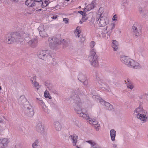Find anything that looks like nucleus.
Masks as SVG:
<instances>
[{
  "instance_id": "obj_53",
  "label": "nucleus",
  "mask_w": 148,
  "mask_h": 148,
  "mask_svg": "<svg viewBox=\"0 0 148 148\" xmlns=\"http://www.w3.org/2000/svg\"><path fill=\"white\" fill-rule=\"evenodd\" d=\"M83 21H82V20H81L79 22L81 24H82L83 23Z\"/></svg>"
},
{
  "instance_id": "obj_33",
  "label": "nucleus",
  "mask_w": 148,
  "mask_h": 148,
  "mask_svg": "<svg viewBox=\"0 0 148 148\" xmlns=\"http://www.w3.org/2000/svg\"><path fill=\"white\" fill-rule=\"evenodd\" d=\"M44 96L45 97L47 98H49L50 99H51L52 97L51 96H50L49 93L48 91H45L44 92Z\"/></svg>"
},
{
  "instance_id": "obj_42",
  "label": "nucleus",
  "mask_w": 148,
  "mask_h": 148,
  "mask_svg": "<svg viewBox=\"0 0 148 148\" xmlns=\"http://www.w3.org/2000/svg\"><path fill=\"white\" fill-rule=\"evenodd\" d=\"M86 14H85V15H83V17H82V20L84 21H86V20L87 19H88V18L87 17H86Z\"/></svg>"
},
{
  "instance_id": "obj_21",
  "label": "nucleus",
  "mask_w": 148,
  "mask_h": 148,
  "mask_svg": "<svg viewBox=\"0 0 148 148\" xmlns=\"http://www.w3.org/2000/svg\"><path fill=\"white\" fill-rule=\"evenodd\" d=\"M35 1L32 0H27L25 2V4L29 7H33L35 5Z\"/></svg>"
},
{
  "instance_id": "obj_25",
  "label": "nucleus",
  "mask_w": 148,
  "mask_h": 148,
  "mask_svg": "<svg viewBox=\"0 0 148 148\" xmlns=\"http://www.w3.org/2000/svg\"><path fill=\"white\" fill-rule=\"evenodd\" d=\"M50 32H48L46 30H43L40 33V36L42 37H45L48 36V34Z\"/></svg>"
},
{
  "instance_id": "obj_4",
  "label": "nucleus",
  "mask_w": 148,
  "mask_h": 148,
  "mask_svg": "<svg viewBox=\"0 0 148 148\" xmlns=\"http://www.w3.org/2000/svg\"><path fill=\"white\" fill-rule=\"evenodd\" d=\"M121 60L124 61L125 64L128 66L134 69H139L142 67L141 65L138 63L135 62L132 59L128 58L127 56H121Z\"/></svg>"
},
{
  "instance_id": "obj_1",
  "label": "nucleus",
  "mask_w": 148,
  "mask_h": 148,
  "mask_svg": "<svg viewBox=\"0 0 148 148\" xmlns=\"http://www.w3.org/2000/svg\"><path fill=\"white\" fill-rule=\"evenodd\" d=\"M72 98V101L74 109L75 112L79 114V116L86 119L91 125L95 126L98 124L97 121L89 118V114L87 112L84 113L83 112L81 100L78 96L75 95Z\"/></svg>"
},
{
  "instance_id": "obj_39",
  "label": "nucleus",
  "mask_w": 148,
  "mask_h": 148,
  "mask_svg": "<svg viewBox=\"0 0 148 148\" xmlns=\"http://www.w3.org/2000/svg\"><path fill=\"white\" fill-rule=\"evenodd\" d=\"M82 82L83 83L85 87H88V81L87 80V79L84 81H83V82Z\"/></svg>"
},
{
  "instance_id": "obj_9",
  "label": "nucleus",
  "mask_w": 148,
  "mask_h": 148,
  "mask_svg": "<svg viewBox=\"0 0 148 148\" xmlns=\"http://www.w3.org/2000/svg\"><path fill=\"white\" fill-rule=\"evenodd\" d=\"M48 42L50 47L54 49L58 45L61 44V41L56 37H50L49 38Z\"/></svg>"
},
{
  "instance_id": "obj_32",
  "label": "nucleus",
  "mask_w": 148,
  "mask_h": 148,
  "mask_svg": "<svg viewBox=\"0 0 148 148\" xmlns=\"http://www.w3.org/2000/svg\"><path fill=\"white\" fill-rule=\"evenodd\" d=\"M86 142L90 145L91 148L96 146V144L95 142L92 140H88L86 141Z\"/></svg>"
},
{
  "instance_id": "obj_46",
  "label": "nucleus",
  "mask_w": 148,
  "mask_h": 148,
  "mask_svg": "<svg viewBox=\"0 0 148 148\" xmlns=\"http://www.w3.org/2000/svg\"><path fill=\"white\" fill-rule=\"evenodd\" d=\"M117 18V16L116 15H114L112 18V20L113 21H116L117 19L116 18Z\"/></svg>"
},
{
  "instance_id": "obj_45",
  "label": "nucleus",
  "mask_w": 148,
  "mask_h": 148,
  "mask_svg": "<svg viewBox=\"0 0 148 148\" xmlns=\"http://www.w3.org/2000/svg\"><path fill=\"white\" fill-rule=\"evenodd\" d=\"M75 94H81V93L80 92V90L79 89H77V90L76 91V92H75Z\"/></svg>"
},
{
  "instance_id": "obj_2",
  "label": "nucleus",
  "mask_w": 148,
  "mask_h": 148,
  "mask_svg": "<svg viewBox=\"0 0 148 148\" xmlns=\"http://www.w3.org/2000/svg\"><path fill=\"white\" fill-rule=\"evenodd\" d=\"M104 10L100 8L96 15V21H98L99 25L100 27H103L109 24V20L108 18L103 16Z\"/></svg>"
},
{
  "instance_id": "obj_57",
  "label": "nucleus",
  "mask_w": 148,
  "mask_h": 148,
  "mask_svg": "<svg viewBox=\"0 0 148 148\" xmlns=\"http://www.w3.org/2000/svg\"><path fill=\"white\" fill-rule=\"evenodd\" d=\"M70 0H66V1H69Z\"/></svg>"
},
{
  "instance_id": "obj_6",
  "label": "nucleus",
  "mask_w": 148,
  "mask_h": 148,
  "mask_svg": "<svg viewBox=\"0 0 148 148\" xmlns=\"http://www.w3.org/2000/svg\"><path fill=\"white\" fill-rule=\"evenodd\" d=\"M144 113L145 112L143 108L141 106H139L134 110V113L138 119L144 122H145L147 117L144 114Z\"/></svg>"
},
{
  "instance_id": "obj_8",
  "label": "nucleus",
  "mask_w": 148,
  "mask_h": 148,
  "mask_svg": "<svg viewBox=\"0 0 148 148\" xmlns=\"http://www.w3.org/2000/svg\"><path fill=\"white\" fill-rule=\"evenodd\" d=\"M91 64L94 67H97L99 66L97 56L95 51L91 50L89 57Z\"/></svg>"
},
{
  "instance_id": "obj_14",
  "label": "nucleus",
  "mask_w": 148,
  "mask_h": 148,
  "mask_svg": "<svg viewBox=\"0 0 148 148\" xmlns=\"http://www.w3.org/2000/svg\"><path fill=\"white\" fill-rule=\"evenodd\" d=\"M36 99L38 100V103L42 106L44 112L46 113H49V110L47 108L42 99L41 98H36Z\"/></svg>"
},
{
  "instance_id": "obj_22",
  "label": "nucleus",
  "mask_w": 148,
  "mask_h": 148,
  "mask_svg": "<svg viewBox=\"0 0 148 148\" xmlns=\"http://www.w3.org/2000/svg\"><path fill=\"white\" fill-rule=\"evenodd\" d=\"M116 131L114 129L111 130L110 131V135L112 140L114 141L115 140Z\"/></svg>"
},
{
  "instance_id": "obj_5",
  "label": "nucleus",
  "mask_w": 148,
  "mask_h": 148,
  "mask_svg": "<svg viewBox=\"0 0 148 148\" xmlns=\"http://www.w3.org/2000/svg\"><path fill=\"white\" fill-rule=\"evenodd\" d=\"M21 35L18 33L14 32L11 33L6 39L7 43L10 44L14 42H22L23 39L21 38Z\"/></svg>"
},
{
  "instance_id": "obj_11",
  "label": "nucleus",
  "mask_w": 148,
  "mask_h": 148,
  "mask_svg": "<svg viewBox=\"0 0 148 148\" xmlns=\"http://www.w3.org/2000/svg\"><path fill=\"white\" fill-rule=\"evenodd\" d=\"M95 97L96 98L95 99L97 100L102 105L104 104L106 109L108 110H112L113 108V106L110 104L108 102H106L104 100L101 99L98 96H95Z\"/></svg>"
},
{
  "instance_id": "obj_28",
  "label": "nucleus",
  "mask_w": 148,
  "mask_h": 148,
  "mask_svg": "<svg viewBox=\"0 0 148 148\" xmlns=\"http://www.w3.org/2000/svg\"><path fill=\"white\" fill-rule=\"evenodd\" d=\"M96 80L98 82L99 86L101 88L103 86V84L105 83L104 81L101 79L99 77H97L96 78Z\"/></svg>"
},
{
  "instance_id": "obj_24",
  "label": "nucleus",
  "mask_w": 148,
  "mask_h": 148,
  "mask_svg": "<svg viewBox=\"0 0 148 148\" xmlns=\"http://www.w3.org/2000/svg\"><path fill=\"white\" fill-rule=\"evenodd\" d=\"M78 79L81 82H82L86 80V77L82 74H79L78 76Z\"/></svg>"
},
{
  "instance_id": "obj_16",
  "label": "nucleus",
  "mask_w": 148,
  "mask_h": 148,
  "mask_svg": "<svg viewBox=\"0 0 148 148\" xmlns=\"http://www.w3.org/2000/svg\"><path fill=\"white\" fill-rule=\"evenodd\" d=\"M19 101L20 104L23 105L24 108L30 104L24 96H21L19 99Z\"/></svg>"
},
{
  "instance_id": "obj_15",
  "label": "nucleus",
  "mask_w": 148,
  "mask_h": 148,
  "mask_svg": "<svg viewBox=\"0 0 148 148\" xmlns=\"http://www.w3.org/2000/svg\"><path fill=\"white\" fill-rule=\"evenodd\" d=\"M9 143L7 138L0 139V148H5Z\"/></svg>"
},
{
  "instance_id": "obj_36",
  "label": "nucleus",
  "mask_w": 148,
  "mask_h": 148,
  "mask_svg": "<svg viewBox=\"0 0 148 148\" xmlns=\"http://www.w3.org/2000/svg\"><path fill=\"white\" fill-rule=\"evenodd\" d=\"M95 42L94 41H91L90 44V47H91L92 49L91 50H93L94 51V47L95 45Z\"/></svg>"
},
{
  "instance_id": "obj_10",
  "label": "nucleus",
  "mask_w": 148,
  "mask_h": 148,
  "mask_svg": "<svg viewBox=\"0 0 148 148\" xmlns=\"http://www.w3.org/2000/svg\"><path fill=\"white\" fill-rule=\"evenodd\" d=\"M133 32L136 37L137 38L141 35V30L139 24L135 23L134 24L132 27Z\"/></svg>"
},
{
  "instance_id": "obj_44",
  "label": "nucleus",
  "mask_w": 148,
  "mask_h": 148,
  "mask_svg": "<svg viewBox=\"0 0 148 148\" xmlns=\"http://www.w3.org/2000/svg\"><path fill=\"white\" fill-rule=\"evenodd\" d=\"M100 126V124H98L96 125H95V129L96 131H98L99 130V127Z\"/></svg>"
},
{
  "instance_id": "obj_43",
  "label": "nucleus",
  "mask_w": 148,
  "mask_h": 148,
  "mask_svg": "<svg viewBox=\"0 0 148 148\" xmlns=\"http://www.w3.org/2000/svg\"><path fill=\"white\" fill-rule=\"evenodd\" d=\"M78 13L81 14L82 16L83 15H85V14H86V13L82 11H79Z\"/></svg>"
},
{
  "instance_id": "obj_18",
  "label": "nucleus",
  "mask_w": 148,
  "mask_h": 148,
  "mask_svg": "<svg viewBox=\"0 0 148 148\" xmlns=\"http://www.w3.org/2000/svg\"><path fill=\"white\" fill-rule=\"evenodd\" d=\"M38 29L40 32L44 30L47 31L48 32H50L51 31L49 26L48 25H40L38 28Z\"/></svg>"
},
{
  "instance_id": "obj_58",
  "label": "nucleus",
  "mask_w": 148,
  "mask_h": 148,
  "mask_svg": "<svg viewBox=\"0 0 148 148\" xmlns=\"http://www.w3.org/2000/svg\"><path fill=\"white\" fill-rule=\"evenodd\" d=\"M79 8H81V7H80V6H79Z\"/></svg>"
},
{
  "instance_id": "obj_37",
  "label": "nucleus",
  "mask_w": 148,
  "mask_h": 148,
  "mask_svg": "<svg viewBox=\"0 0 148 148\" xmlns=\"http://www.w3.org/2000/svg\"><path fill=\"white\" fill-rule=\"evenodd\" d=\"M138 10L139 12L142 15L144 14V12H145V10L144 8L140 7L138 8Z\"/></svg>"
},
{
  "instance_id": "obj_13",
  "label": "nucleus",
  "mask_w": 148,
  "mask_h": 148,
  "mask_svg": "<svg viewBox=\"0 0 148 148\" xmlns=\"http://www.w3.org/2000/svg\"><path fill=\"white\" fill-rule=\"evenodd\" d=\"M36 128L37 131L42 134L45 135L47 134V132L44 129V126L42 125L41 122L37 124Z\"/></svg>"
},
{
  "instance_id": "obj_31",
  "label": "nucleus",
  "mask_w": 148,
  "mask_h": 148,
  "mask_svg": "<svg viewBox=\"0 0 148 148\" xmlns=\"http://www.w3.org/2000/svg\"><path fill=\"white\" fill-rule=\"evenodd\" d=\"M127 81L128 82L127 85V88H128L132 90L134 88V86H133L132 84L128 80H127Z\"/></svg>"
},
{
  "instance_id": "obj_50",
  "label": "nucleus",
  "mask_w": 148,
  "mask_h": 148,
  "mask_svg": "<svg viewBox=\"0 0 148 148\" xmlns=\"http://www.w3.org/2000/svg\"><path fill=\"white\" fill-rule=\"evenodd\" d=\"M10 0L13 2H17L18 1H19V0Z\"/></svg>"
},
{
  "instance_id": "obj_52",
  "label": "nucleus",
  "mask_w": 148,
  "mask_h": 148,
  "mask_svg": "<svg viewBox=\"0 0 148 148\" xmlns=\"http://www.w3.org/2000/svg\"><path fill=\"white\" fill-rule=\"evenodd\" d=\"M35 2H39L40 1H41V0H34Z\"/></svg>"
},
{
  "instance_id": "obj_7",
  "label": "nucleus",
  "mask_w": 148,
  "mask_h": 148,
  "mask_svg": "<svg viewBox=\"0 0 148 148\" xmlns=\"http://www.w3.org/2000/svg\"><path fill=\"white\" fill-rule=\"evenodd\" d=\"M107 25L105 29L106 31H104V32L101 33V35L106 39H107L109 38L115 26V24L114 23H112Z\"/></svg>"
},
{
  "instance_id": "obj_47",
  "label": "nucleus",
  "mask_w": 148,
  "mask_h": 148,
  "mask_svg": "<svg viewBox=\"0 0 148 148\" xmlns=\"http://www.w3.org/2000/svg\"><path fill=\"white\" fill-rule=\"evenodd\" d=\"M85 40V38L84 37H82L81 38V42H83Z\"/></svg>"
},
{
  "instance_id": "obj_48",
  "label": "nucleus",
  "mask_w": 148,
  "mask_h": 148,
  "mask_svg": "<svg viewBox=\"0 0 148 148\" xmlns=\"http://www.w3.org/2000/svg\"><path fill=\"white\" fill-rule=\"evenodd\" d=\"M57 16H58L57 15H56L55 16H52L51 17V18L53 19H56V18H57Z\"/></svg>"
},
{
  "instance_id": "obj_19",
  "label": "nucleus",
  "mask_w": 148,
  "mask_h": 148,
  "mask_svg": "<svg viewBox=\"0 0 148 148\" xmlns=\"http://www.w3.org/2000/svg\"><path fill=\"white\" fill-rule=\"evenodd\" d=\"M28 45L32 48H34L36 47L38 40L37 38H36L28 42Z\"/></svg>"
},
{
  "instance_id": "obj_23",
  "label": "nucleus",
  "mask_w": 148,
  "mask_h": 148,
  "mask_svg": "<svg viewBox=\"0 0 148 148\" xmlns=\"http://www.w3.org/2000/svg\"><path fill=\"white\" fill-rule=\"evenodd\" d=\"M55 128L56 130L60 131L61 129V125L60 123L57 121H55L54 123Z\"/></svg>"
},
{
  "instance_id": "obj_55",
  "label": "nucleus",
  "mask_w": 148,
  "mask_h": 148,
  "mask_svg": "<svg viewBox=\"0 0 148 148\" xmlns=\"http://www.w3.org/2000/svg\"><path fill=\"white\" fill-rule=\"evenodd\" d=\"M31 81L32 82V83L33 84H34V82H33V81L32 80H31Z\"/></svg>"
},
{
  "instance_id": "obj_49",
  "label": "nucleus",
  "mask_w": 148,
  "mask_h": 148,
  "mask_svg": "<svg viewBox=\"0 0 148 148\" xmlns=\"http://www.w3.org/2000/svg\"><path fill=\"white\" fill-rule=\"evenodd\" d=\"M113 147L114 148H116L117 147V145L115 144H113Z\"/></svg>"
},
{
  "instance_id": "obj_30",
  "label": "nucleus",
  "mask_w": 148,
  "mask_h": 148,
  "mask_svg": "<svg viewBox=\"0 0 148 148\" xmlns=\"http://www.w3.org/2000/svg\"><path fill=\"white\" fill-rule=\"evenodd\" d=\"M39 143V140H36L32 144L33 148H38Z\"/></svg>"
},
{
  "instance_id": "obj_51",
  "label": "nucleus",
  "mask_w": 148,
  "mask_h": 148,
  "mask_svg": "<svg viewBox=\"0 0 148 148\" xmlns=\"http://www.w3.org/2000/svg\"><path fill=\"white\" fill-rule=\"evenodd\" d=\"M29 39V38L28 37H27L26 38H25V41H27V40H28Z\"/></svg>"
},
{
  "instance_id": "obj_60",
  "label": "nucleus",
  "mask_w": 148,
  "mask_h": 148,
  "mask_svg": "<svg viewBox=\"0 0 148 148\" xmlns=\"http://www.w3.org/2000/svg\"><path fill=\"white\" fill-rule=\"evenodd\" d=\"M0 122H1V121L0 120Z\"/></svg>"
},
{
  "instance_id": "obj_54",
  "label": "nucleus",
  "mask_w": 148,
  "mask_h": 148,
  "mask_svg": "<svg viewBox=\"0 0 148 148\" xmlns=\"http://www.w3.org/2000/svg\"><path fill=\"white\" fill-rule=\"evenodd\" d=\"M91 148H97V147H96V146H95Z\"/></svg>"
},
{
  "instance_id": "obj_59",
  "label": "nucleus",
  "mask_w": 148,
  "mask_h": 148,
  "mask_svg": "<svg viewBox=\"0 0 148 148\" xmlns=\"http://www.w3.org/2000/svg\"><path fill=\"white\" fill-rule=\"evenodd\" d=\"M124 82H126V81H125H125H124Z\"/></svg>"
},
{
  "instance_id": "obj_34",
  "label": "nucleus",
  "mask_w": 148,
  "mask_h": 148,
  "mask_svg": "<svg viewBox=\"0 0 148 148\" xmlns=\"http://www.w3.org/2000/svg\"><path fill=\"white\" fill-rule=\"evenodd\" d=\"M45 85L47 87L49 90L52 91L53 90V86L51 84H48V83H46Z\"/></svg>"
},
{
  "instance_id": "obj_27",
  "label": "nucleus",
  "mask_w": 148,
  "mask_h": 148,
  "mask_svg": "<svg viewBox=\"0 0 148 148\" xmlns=\"http://www.w3.org/2000/svg\"><path fill=\"white\" fill-rule=\"evenodd\" d=\"M94 8L93 2H92L91 4L88 5L87 7V8H84V10L85 11L90 10Z\"/></svg>"
},
{
  "instance_id": "obj_26",
  "label": "nucleus",
  "mask_w": 148,
  "mask_h": 148,
  "mask_svg": "<svg viewBox=\"0 0 148 148\" xmlns=\"http://www.w3.org/2000/svg\"><path fill=\"white\" fill-rule=\"evenodd\" d=\"M80 28L79 27H77L75 32V35L76 37H79L80 35L81 31L79 30Z\"/></svg>"
},
{
  "instance_id": "obj_17",
  "label": "nucleus",
  "mask_w": 148,
  "mask_h": 148,
  "mask_svg": "<svg viewBox=\"0 0 148 148\" xmlns=\"http://www.w3.org/2000/svg\"><path fill=\"white\" fill-rule=\"evenodd\" d=\"M69 138L72 140V143L73 146H76L78 136L75 134L70 135Z\"/></svg>"
},
{
  "instance_id": "obj_3",
  "label": "nucleus",
  "mask_w": 148,
  "mask_h": 148,
  "mask_svg": "<svg viewBox=\"0 0 148 148\" xmlns=\"http://www.w3.org/2000/svg\"><path fill=\"white\" fill-rule=\"evenodd\" d=\"M38 57L43 60L50 62L52 64H54V61L51 55V51L48 50L39 51L37 53Z\"/></svg>"
},
{
  "instance_id": "obj_38",
  "label": "nucleus",
  "mask_w": 148,
  "mask_h": 148,
  "mask_svg": "<svg viewBox=\"0 0 148 148\" xmlns=\"http://www.w3.org/2000/svg\"><path fill=\"white\" fill-rule=\"evenodd\" d=\"M61 43H62L64 46V47H66L68 45V43L67 42L64 40H61Z\"/></svg>"
},
{
  "instance_id": "obj_20",
  "label": "nucleus",
  "mask_w": 148,
  "mask_h": 148,
  "mask_svg": "<svg viewBox=\"0 0 148 148\" xmlns=\"http://www.w3.org/2000/svg\"><path fill=\"white\" fill-rule=\"evenodd\" d=\"M112 47L114 51H116L119 48V44L116 40H113L112 41Z\"/></svg>"
},
{
  "instance_id": "obj_40",
  "label": "nucleus",
  "mask_w": 148,
  "mask_h": 148,
  "mask_svg": "<svg viewBox=\"0 0 148 148\" xmlns=\"http://www.w3.org/2000/svg\"><path fill=\"white\" fill-rule=\"evenodd\" d=\"M63 21L66 24H67L69 23V19L67 18H64L63 19Z\"/></svg>"
},
{
  "instance_id": "obj_29",
  "label": "nucleus",
  "mask_w": 148,
  "mask_h": 148,
  "mask_svg": "<svg viewBox=\"0 0 148 148\" xmlns=\"http://www.w3.org/2000/svg\"><path fill=\"white\" fill-rule=\"evenodd\" d=\"M101 88L103 89H105L106 91L108 92L110 91V88L109 87L106 82L103 84V86L101 87Z\"/></svg>"
},
{
  "instance_id": "obj_12",
  "label": "nucleus",
  "mask_w": 148,
  "mask_h": 148,
  "mask_svg": "<svg viewBox=\"0 0 148 148\" xmlns=\"http://www.w3.org/2000/svg\"><path fill=\"white\" fill-rule=\"evenodd\" d=\"M25 112L26 115L29 116H32L34 113L33 107L29 104L24 107Z\"/></svg>"
},
{
  "instance_id": "obj_35",
  "label": "nucleus",
  "mask_w": 148,
  "mask_h": 148,
  "mask_svg": "<svg viewBox=\"0 0 148 148\" xmlns=\"http://www.w3.org/2000/svg\"><path fill=\"white\" fill-rule=\"evenodd\" d=\"M34 87L37 90H38L39 88L41 87V86L39 84L38 82L36 81H35L34 82Z\"/></svg>"
},
{
  "instance_id": "obj_56",
  "label": "nucleus",
  "mask_w": 148,
  "mask_h": 148,
  "mask_svg": "<svg viewBox=\"0 0 148 148\" xmlns=\"http://www.w3.org/2000/svg\"><path fill=\"white\" fill-rule=\"evenodd\" d=\"M76 148H80L79 147H78L77 145L75 147Z\"/></svg>"
},
{
  "instance_id": "obj_41",
  "label": "nucleus",
  "mask_w": 148,
  "mask_h": 148,
  "mask_svg": "<svg viewBox=\"0 0 148 148\" xmlns=\"http://www.w3.org/2000/svg\"><path fill=\"white\" fill-rule=\"evenodd\" d=\"M127 0H123L121 4L122 5H125L127 3Z\"/></svg>"
}]
</instances>
